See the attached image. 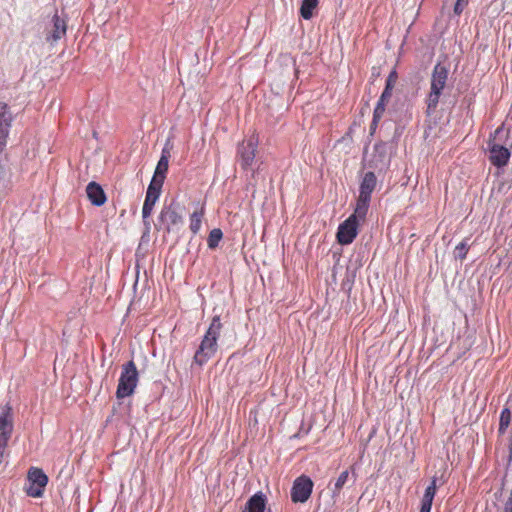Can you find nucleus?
Segmentation results:
<instances>
[{"mask_svg":"<svg viewBox=\"0 0 512 512\" xmlns=\"http://www.w3.org/2000/svg\"><path fill=\"white\" fill-rule=\"evenodd\" d=\"M223 324L219 315L213 316L208 329L203 335L200 345L195 351L193 362L199 366L206 364L213 358L218 350V339L220 337Z\"/></svg>","mask_w":512,"mask_h":512,"instance_id":"nucleus-1","label":"nucleus"},{"mask_svg":"<svg viewBox=\"0 0 512 512\" xmlns=\"http://www.w3.org/2000/svg\"><path fill=\"white\" fill-rule=\"evenodd\" d=\"M183 224V217L179 211V203L172 200L169 204L164 203L157 218L155 228L162 230L165 234L178 231Z\"/></svg>","mask_w":512,"mask_h":512,"instance_id":"nucleus-2","label":"nucleus"},{"mask_svg":"<svg viewBox=\"0 0 512 512\" xmlns=\"http://www.w3.org/2000/svg\"><path fill=\"white\" fill-rule=\"evenodd\" d=\"M377 186V177L373 171L364 173L359 185V195L356 200V213L360 215L361 220H365L371 199L372 193Z\"/></svg>","mask_w":512,"mask_h":512,"instance_id":"nucleus-3","label":"nucleus"},{"mask_svg":"<svg viewBox=\"0 0 512 512\" xmlns=\"http://www.w3.org/2000/svg\"><path fill=\"white\" fill-rule=\"evenodd\" d=\"M138 382L139 373L136 364L133 360H130L122 365L116 389V398L124 399L134 394Z\"/></svg>","mask_w":512,"mask_h":512,"instance_id":"nucleus-4","label":"nucleus"},{"mask_svg":"<svg viewBox=\"0 0 512 512\" xmlns=\"http://www.w3.org/2000/svg\"><path fill=\"white\" fill-rule=\"evenodd\" d=\"M47 484L48 477L41 468H29L27 472V484L24 487V491L29 497H42Z\"/></svg>","mask_w":512,"mask_h":512,"instance_id":"nucleus-5","label":"nucleus"},{"mask_svg":"<svg viewBox=\"0 0 512 512\" xmlns=\"http://www.w3.org/2000/svg\"><path fill=\"white\" fill-rule=\"evenodd\" d=\"M257 147L258 137L256 135L249 136L237 145V158L244 171L251 168L256 156Z\"/></svg>","mask_w":512,"mask_h":512,"instance_id":"nucleus-6","label":"nucleus"},{"mask_svg":"<svg viewBox=\"0 0 512 512\" xmlns=\"http://www.w3.org/2000/svg\"><path fill=\"white\" fill-rule=\"evenodd\" d=\"M358 220H361L360 215L354 208V213L338 226L336 238L339 244L349 245L354 241L358 234Z\"/></svg>","mask_w":512,"mask_h":512,"instance_id":"nucleus-7","label":"nucleus"},{"mask_svg":"<svg viewBox=\"0 0 512 512\" xmlns=\"http://www.w3.org/2000/svg\"><path fill=\"white\" fill-rule=\"evenodd\" d=\"M314 483L305 474L297 477L291 487L290 495L293 503H305L311 496Z\"/></svg>","mask_w":512,"mask_h":512,"instance_id":"nucleus-8","label":"nucleus"},{"mask_svg":"<svg viewBox=\"0 0 512 512\" xmlns=\"http://www.w3.org/2000/svg\"><path fill=\"white\" fill-rule=\"evenodd\" d=\"M13 410L6 404L0 412V444L7 446L13 433Z\"/></svg>","mask_w":512,"mask_h":512,"instance_id":"nucleus-9","label":"nucleus"},{"mask_svg":"<svg viewBox=\"0 0 512 512\" xmlns=\"http://www.w3.org/2000/svg\"><path fill=\"white\" fill-rule=\"evenodd\" d=\"M488 151L489 161L493 166L503 168L508 164L511 157V151L505 146L494 143L490 140L488 142Z\"/></svg>","mask_w":512,"mask_h":512,"instance_id":"nucleus-10","label":"nucleus"},{"mask_svg":"<svg viewBox=\"0 0 512 512\" xmlns=\"http://www.w3.org/2000/svg\"><path fill=\"white\" fill-rule=\"evenodd\" d=\"M448 73L449 71L445 66L441 64L435 65L431 76L430 89L443 92L448 79Z\"/></svg>","mask_w":512,"mask_h":512,"instance_id":"nucleus-11","label":"nucleus"},{"mask_svg":"<svg viewBox=\"0 0 512 512\" xmlns=\"http://www.w3.org/2000/svg\"><path fill=\"white\" fill-rule=\"evenodd\" d=\"M160 195L161 194L156 193V192H152L149 190L146 191V196H145L144 204L142 207V219H143V224L145 225L147 231L150 230V226H151L150 216L152 214L154 205L158 201Z\"/></svg>","mask_w":512,"mask_h":512,"instance_id":"nucleus-12","label":"nucleus"},{"mask_svg":"<svg viewBox=\"0 0 512 512\" xmlns=\"http://www.w3.org/2000/svg\"><path fill=\"white\" fill-rule=\"evenodd\" d=\"M86 194L94 206H102L106 202V194L98 183L92 181L86 187Z\"/></svg>","mask_w":512,"mask_h":512,"instance_id":"nucleus-13","label":"nucleus"},{"mask_svg":"<svg viewBox=\"0 0 512 512\" xmlns=\"http://www.w3.org/2000/svg\"><path fill=\"white\" fill-rule=\"evenodd\" d=\"M266 505L267 497L263 492L259 491L248 499L242 512H265Z\"/></svg>","mask_w":512,"mask_h":512,"instance_id":"nucleus-14","label":"nucleus"},{"mask_svg":"<svg viewBox=\"0 0 512 512\" xmlns=\"http://www.w3.org/2000/svg\"><path fill=\"white\" fill-rule=\"evenodd\" d=\"M14 118L15 117L10 106L5 102L0 101V131L10 135Z\"/></svg>","mask_w":512,"mask_h":512,"instance_id":"nucleus-15","label":"nucleus"},{"mask_svg":"<svg viewBox=\"0 0 512 512\" xmlns=\"http://www.w3.org/2000/svg\"><path fill=\"white\" fill-rule=\"evenodd\" d=\"M437 491V477L433 476L430 484L426 487L423 497L421 499L420 508H425L427 510L432 509V503Z\"/></svg>","mask_w":512,"mask_h":512,"instance_id":"nucleus-16","label":"nucleus"},{"mask_svg":"<svg viewBox=\"0 0 512 512\" xmlns=\"http://www.w3.org/2000/svg\"><path fill=\"white\" fill-rule=\"evenodd\" d=\"M469 0H456L453 7V14L449 16V23L446 29L455 30L458 24V18L467 7Z\"/></svg>","mask_w":512,"mask_h":512,"instance_id":"nucleus-17","label":"nucleus"},{"mask_svg":"<svg viewBox=\"0 0 512 512\" xmlns=\"http://www.w3.org/2000/svg\"><path fill=\"white\" fill-rule=\"evenodd\" d=\"M170 157H171L170 149L167 147V145H165L161 151V156L157 163L154 174L166 177V174L168 172Z\"/></svg>","mask_w":512,"mask_h":512,"instance_id":"nucleus-18","label":"nucleus"},{"mask_svg":"<svg viewBox=\"0 0 512 512\" xmlns=\"http://www.w3.org/2000/svg\"><path fill=\"white\" fill-rule=\"evenodd\" d=\"M442 92L434 91L430 89L429 94L426 98V115L432 116L438 107Z\"/></svg>","mask_w":512,"mask_h":512,"instance_id":"nucleus-19","label":"nucleus"},{"mask_svg":"<svg viewBox=\"0 0 512 512\" xmlns=\"http://www.w3.org/2000/svg\"><path fill=\"white\" fill-rule=\"evenodd\" d=\"M349 474H350L349 470H344L340 473V475L336 479V481L334 483V487L332 489V498L339 497L342 488L345 486V484L349 480Z\"/></svg>","mask_w":512,"mask_h":512,"instance_id":"nucleus-20","label":"nucleus"},{"mask_svg":"<svg viewBox=\"0 0 512 512\" xmlns=\"http://www.w3.org/2000/svg\"><path fill=\"white\" fill-rule=\"evenodd\" d=\"M318 6V0H302L300 7V15L304 19H310L313 16V11Z\"/></svg>","mask_w":512,"mask_h":512,"instance_id":"nucleus-21","label":"nucleus"},{"mask_svg":"<svg viewBox=\"0 0 512 512\" xmlns=\"http://www.w3.org/2000/svg\"><path fill=\"white\" fill-rule=\"evenodd\" d=\"M391 96H392V92H389L388 90L382 91V93L376 103V106L374 108V111H373V113H376V117H378V115L384 114L386 105H387L388 101L390 100Z\"/></svg>","mask_w":512,"mask_h":512,"instance_id":"nucleus-22","label":"nucleus"},{"mask_svg":"<svg viewBox=\"0 0 512 512\" xmlns=\"http://www.w3.org/2000/svg\"><path fill=\"white\" fill-rule=\"evenodd\" d=\"M203 216L204 208H201L200 211H195L190 215L189 228L194 235L200 231Z\"/></svg>","mask_w":512,"mask_h":512,"instance_id":"nucleus-23","label":"nucleus"},{"mask_svg":"<svg viewBox=\"0 0 512 512\" xmlns=\"http://www.w3.org/2000/svg\"><path fill=\"white\" fill-rule=\"evenodd\" d=\"M511 422V412L509 408L502 409L499 419V433L504 434Z\"/></svg>","mask_w":512,"mask_h":512,"instance_id":"nucleus-24","label":"nucleus"},{"mask_svg":"<svg viewBox=\"0 0 512 512\" xmlns=\"http://www.w3.org/2000/svg\"><path fill=\"white\" fill-rule=\"evenodd\" d=\"M223 237V233L221 229L215 228L210 231L208 238H207V246L209 249H215L218 247L219 242L221 241Z\"/></svg>","mask_w":512,"mask_h":512,"instance_id":"nucleus-25","label":"nucleus"},{"mask_svg":"<svg viewBox=\"0 0 512 512\" xmlns=\"http://www.w3.org/2000/svg\"><path fill=\"white\" fill-rule=\"evenodd\" d=\"M165 178V176H159L154 174L148 185L147 190L161 194Z\"/></svg>","mask_w":512,"mask_h":512,"instance_id":"nucleus-26","label":"nucleus"},{"mask_svg":"<svg viewBox=\"0 0 512 512\" xmlns=\"http://www.w3.org/2000/svg\"><path fill=\"white\" fill-rule=\"evenodd\" d=\"M468 251H469V245L467 243V239H465L455 247V251H454L455 258L464 260L467 256Z\"/></svg>","mask_w":512,"mask_h":512,"instance_id":"nucleus-27","label":"nucleus"},{"mask_svg":"<svg viewBox=\"0 0 512 512\" xmlns=\"http://www.w3.org/2000/svg\"><path fill=\"white\" fill-rule=\"evenodd\" d=\"M53 21H54V27H55L54 32H66L67 24H66L65 18H63L62 16H60L58 14H55L53 17Z\"/></svg>","mask_w":512,"mask_h":512,"instance_id":"nucleus-28","label":"nucleus"},{"mask_svg":"<svg viewBox=\"0 0 512 512\" xmlns=\"http://www.w3.org/2000/svg\"><path fill=\"white\" fill-rule=\"evenodd\" d=\"M397 79H398V74H397L396 68H394L389 73V75L386 79L384 90H388L389 92H392Z\"/></svg>","mask_w":512,"mask_h":512,"instance_id":"nucleus-29","label":"nucleus"},{"mask_svg":"<svg viewBox=\"0 0 512 512\" xmlns=\"http://www.w3.org/2000/svg\"><path fill=\"white\" fill-rule=\"evenodd\" d=\"M9 139V134H5V132L0 131V154L5 150Z\"/></svg>","mask_w":512,"mask_h":512,"instance_id":"nucleus-30","label":"nucleus"},{"mask_svg":"<svg viewBox=\"0 0 512 512\" xmlns=\"http://www.w3.org/2000/svg\"><path fill=\"white\" fill-rule=\"evenodd\" d=\"M383 115H378V117H376V113H373V117H372V121H371V124H370V132L371 134H373L377 127H378V123L379 121L381 120Z\"/></svg>","mask_w":512,"mask_h":512,"instance_id":"nucleus-31","label":"nucleus"},{"mask_svg":"<svg viewBox=\"0 0 512 512\" xmlns=\"http://www.w3.org/2000/svg\"><path fill=\"white\" fill-rule=\"evenodd\" d=\"M63 34H49L46 38V41L49 42L51 45L56 43L58 40L61 39V36Z\"/></svg>","mask_w":512,"mask_h":512,"instance_id":"nucleus-32","label":"nucleus"},{"mask_svg":"<svg viewBox=\"0 0 512 512\" xmlns=\"http://www.w3.org/2000/svg\"><path fill=\"white\" fill-rule=\"evenodd\" d=\"M503 512H512V502L506 500L503 507Z\"/></svg>","mask_w":512,"mask_h":512,"instance_id":"nucleus-33","label":"nucleus"},{"mask_svg":"<svg viewBox=\"0 0 512 512\" xmlns=\"http://www.w3.org/2000/svg\"><path fill=\"white\" fill-rule=\"evenodd\" d=\"M502 130H503V126H500V127H498V128L495 130L494 134H495V135H498L500 132H502Z\"/></svg>","mask_w":512,"mask_h":512,"instance_id":"nucleus-34","label":"nucleus"},{"mask_svg":"<svg viewBox=\"0 0 512 512\" xmlns=\"http://www.w3.org/2000/svg\"><path fill=\"white\" fill-rule=\"evenodd\" d=\"M419 512H431V510H427L425 508H420V511Z\"/></svg>","mask_w":512,"mask_h":512,"instance_id":"nucleus-35","label":"nucleus"},{"mask_svg":"<svg viewBox=\"0 0 512 512\" xmlns=\"http://www.w3.org/2000/svg\"><path fill=\"white\" fill-rule=\"evenodd\" d=\"M0 174H4V168L0 166Z\"/></svg>","mask_w":512,"mask_h":512,"instance_id":"nucleus-36","label":"nucleus"},{"mask_svg":"<svg viewBox=\"0 0 512 512\" xmlns=\"http://www.w3.org/2000/svg\"><path fill=\"white\" fill-rule=\"evenodd\" d=\"M298 72H299V71H298V69H297V68H295V75H296V76L298 75Z\"/></svg>","mask_w":512,"mask_h":512,"instance_id":"nucleus-37","label":"nucleus"}]
</instances>
